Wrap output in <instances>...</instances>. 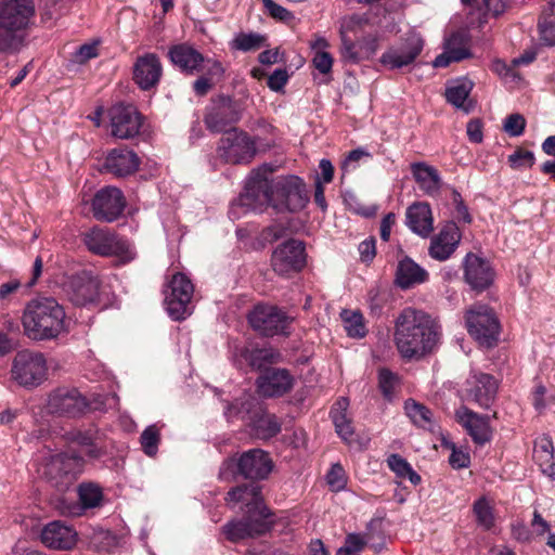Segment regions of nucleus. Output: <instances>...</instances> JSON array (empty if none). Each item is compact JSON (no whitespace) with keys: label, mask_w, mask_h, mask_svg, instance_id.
I'll use <instances>...</instances> for the list:
<instances>
[{"label":"nucleus","mask_w":555,"mask_h":555,"mask_svg":"<svg viewBox=\"0 0 555 555\" xmlns=\"http://www.w3.org/2000/svg\"><path fill=\"white\" fill-rule=\"evenodd\" d=\"M271 171L260 167L246 179L244 192L230 207V217L238 219L243 212L262 211L271 206L276 211H296L305 207V184L296 176L271 179Z\"/></svg>","instance_id":"f257e3e1"},{"label":"nucleus","mask_w":555,"mask_h":555,"mask_svg":"<svg viewBox=\"0 0 555 555\" xmlns=\"http://www.w3.org/2000/svg\"><path fill=\"white\" fill-rule=\"evenodd\" d=\"M393 337L400 356L411 360L434 349L439 326L427 312L408 307L396 319Z\"/></svg>","instance_id":"f03ea898"},{"label":"nucleus","mask_w":555,"mask_h":555,"mask_svg":"<svg viewBox=\"0 0 555 555\" xmlns=\"http://www.w3.org/2000/svg\"><path fill=\"white\" fill-rule=\"evenodd\" d=\"M22 324L31 340L56 338L65 330L64 308L52 297H37L25 307Z\"/></svg>","instance_id":"7ed1b4c3"},{"label":"nucleus","mask_w":555,"mask_h":555,"mask_svg":"<svg viewBox=\"0 0 555 555\" xmlns=\"http://www.w3.org/2000/svg\"><path fill=\"white\" fill-rule=\"evenodd\" d=\"M367 20L354 15L340 27V55L346 63L357 64L371 59L378 49V37L369 29Z\"/></svg>","instance_id":"20e7f679"},{"label":"nucleus","mask_w":555,"mask_h":555,"mask_svg":"<svg viewBox=\"0 0 555 555\" xmlns=\"http://www.w3.org/2000/svg\"><path fill=\"white\" fill-rule=\"evenodd\" d=\"M274 463L270 454L262 449L244 451L238 457H230L223 462L220 476L228 478L230 473L233 478L243 477L250 481L266 480L273 470Z\"/></svg>","instance_id":"39448f33"},{"label":"nucleus","mask_w":555,"mask_h":555,"mask_svg":"<svg viewBox=\"0 0 555 555\" xmlns=\"http://www.w3.org/2000/svg\"><path fill=\"white\" fill-rule=\"evenodd\" d=\"M468 334L486 349L495 347L501 332L494 310L487 305H473L465 313Z\"/></svg>","instance_id":"423d86ee"},{"label":"nucleus","mask_w":555,"mask_h":555,"mask_svg":"<svg viewBox=\"0 0 555 555\" xmlns=\"http://www.w3.org/2000/svg\"><path fill=\"white\" fill-rule=\"evenodd\" d=\"M254 332L263 337L289 336L294 318L278 306L258 304L247 314Z\"/></svg>","instance_id":"0eeeda50"},{"label":"nucleus","mask_w":555,"mask_h":555,"mask_svg":"<svg viewBox=\"0 0 555 555\" xmlns=\"http://www.w3.org/2000/svg\"><path fill=\"white\" fill-rule=\"evenodd\" d=\"M47 360L43 353L24 349L18 351L12 362V378L21 386L33 388L47 378Z\"/></svg>","instance_id":"6e6552de"},{"label":"nucleus","mask_w":555,"mask_h":555,"mask_svg":"<svg viewBox=\"0 0 555 555\" xmlns=\"http://www.w3.org/2000/svg\"><path fill=\"white\" fill-rule=\"evenodd\" d=\"M85 461L76 452L60 453L47 463L44 475L60 491L68 489L81 474Z\"/></svg>","instance_id":"1a4fd4ad"},{"label":"nucleus","mask_w":555,"mask_h":555,"mask_svg":"<svg viewBox=\"0 0 555 555\" xmlns=\"http://www.w3.org/2000/svg\"><path fill=\"white\" fill-rule=\"evenodd\" d=\"M83 203L90 205V211L96 220L105 222L117 220L127 205L122 191L112 185L101 188L90 199H83Z\"/></svg>","instance_id":"9d476101"},{"label":"nucleus","mask_w":555,"mask_h":555,"mask_svg":"<svg viewBox=\"0 0 555 555\" xmlns=\"http://www.w3.org/2000/svg\"><path fill=\"white\" fill-rule=\"evenodd\" d=\"M423 48L422 36L412 31L400 43L387 48L380 55L379 63L390 70L401 69L412 65L422 53Z\"/></svg>","instance_id":"9b49d317"},{"label":"nucleus","mask_w":555,"mask_h":555,"mask_svg":"<svg viewBox=\"0 0 555 555\" xmlns=\"http://www.w3.org/2000/svg\"><path fill=\"white\" fill-rule=\"evenodd\" d=\"M47 409L51 414L74 418L88 411L89 401L77 388L59 387L49 395Z\"/></svg>","instance_id":"f8f14e48"},{"label":"nucleus","mask_w":555,"mask_h":555,"mask_svg":"<svg viewBox=\"0 0 555 555\" xmlns=\"http://www.w3.org/2000/svg\"><path fill=\"white\" fill-rule=\"evenodd\" d=\"M283 360L282 352L271 345H249L237 349L236 352V363L241 369L247 367L260 374L266 370H272L273 365L282 363Z\"/></svg>","instance_id":"ddd939ff"},{"label":"nucleus","mask_w":555,"mask_h":555,"mask_svg":"<svg viewBox=\"0 0 555 555\" xmlns=\"http://www.w3.org/2000/svg\"><path fill=\"white\" fill-rule=\"evenodd\" d=\"M218 153L227 163H248L256 154V145L246 133L233 129L221 138Z\"/></svg>","instance_id":"4468645a"},{"label":"nucleus","mask_w":555,"mask_h":555,"mask_svg":"<svg viewBox=\"0 0 555 555\" xmlns=\"http://www.w3.org/2000/svg\"><path fill=\"white\" fill-rule=\"evenodd\" d=\"M112 135L121 140H129L140 133L143 116L131 104L119 103L109 109Z\"/></svg>","instance_id":"2eb2a0df"},{"label":"nucleus","mask_w":555,"mask_h":555,"mask_svg":"<svg viewBox=\"0 0 555 555\" xmlns=\"http://www.w3.org/2000/svg\"><path fill=\"white\" fill-rule=\"evenodd\" d=\"M274 524L272 518L244 513L240 520H232L222 527L227 540L236 543L247 538L263 535Z\"/></svg>","instance_id":"dca6fc26"},{"label":"nucleus","mask_w":555,"mask_h":555,"mask_svg":"<svg viewBox=\"0 0 555 555\" xmlns=\"http://www.w3.org/2000/svg\"><path fill=\"white\" fill-rule=\"evenodd\" d=\"M35 14L33 0H0V25L26 34Z\"/></svg>","instance_id":"f3484780"},{"label":"nucleus","mask_w":555,"mask_h":555,"mask_svg":"<svg viewBox=\"0 0 555 555\" xmlns=\"http://www.w3.org/2000/svg\"><path fill=\"white\" fill-rule=\"evenodd\" d=\"M100 281L87 271L73 274L64 282V291L77 306L93 304L99 298Z\"/></svg>","instance_id":"a211bd4d"},{"label":"nucleus","mask_w":555,"mask_h":555,"mask_svg":"<svg viewBox=\"0 0 555 555\" xmlns=\"http://www.w3.org/2000/svg\"><path fill=\"white\" fill-rule=\"evenodd\" d=\"M455 421L460 424L473 442L478 446H485L492 439V428L490 426V416L479 414L465 405L455 410Z\"/></svg>","instance_id":"6ab92c4d"},{"label":"nucleus","mask_w":555,"mask_h":555,"mask_svg":"<svg viewBox=\"0 0 555 555\" xmlns=\"http://www.w3.org/2000/svg\"><path fill=\"white\" fill-rule=\"evenodd\" d=\"M261 490L262 488L256 485L255 481L238 485L227 493L225 500L233 503H244L246 506L244 513L272 518L273 514L266 505Z\"/></svg>","instance_id":"aec40b11"},{"label":"nucleus","mask_w":555,"mask_h":555,"mask_svg":"<svg viewBox=\"0 0 555 555\" xmlns=\"http://www.w3.org/2000/svg\"><path fill=\"white\" fill-rule=\"evenodd\" d=\"M306 245H278L271 256V266L279 275L301 271L307 262Z\"/></svg>","instance_id":"412c9836"},{"label":"nucleus","mask_w":555,"mask_h":555,"mask_svg":"<svg viewBox=\"0 0 555 555\" xmlns=\"http://www.w3.org/2000/svg\"><path fill=\"white\" fill-rule=\"evenodd\" d=\"M494 270L490 262L473 253H468L464 259V279L477 293L488 289L494 281Z\"/></svg>","instance_id":"4be33fe9"},{"label":"nucleus","mask_w":555,"mask_h":555,"mask_svg":"<svg viewBox=\"0 0 555 555\" xmlns=\"http://www.w3.org/2000/svg\"><path fill=\"white\" fill-rule=\"evenodd\" d=\"M294 378L287 369L266 370L256 379L257 392L264 398H279L289 392Z\"/></svg>","instance_id":"5701e85b"},{"label":"nucleus","mask_w":555,"mask_h":555,"mask_svg":"<svg viewBox=\"0 0 555 555\" xmlns=\"http://www.w3.org/2000/svg\"><path fill=\"white\" fill-rule=\"evenodd\" d=\"M40 537L47 547L54 550H70L77 541L76 531L60 520L46 525Z\"/></svg>","instance_id":"b1692460"},{"label":"nucleus","mask_w":555,"mask_h":555,"mask_svg":"<svg viewBox=\"0 0 555 555\" xmlns=\"http://www.w3.org/2000/svg\"><path fill=\"white\" fill-rule=\"evenodd\" d=\"M80 505L76 503H62L60 511L63 515L79 516L83 509L94 508L103 501L102 488L94 482H82L77 489Z\"/></svg>","instance_id":"393cba45"},{"label":"nucleus","mask_w":555,"mask_h":555,"mask_svg":"<svg viewBox=\"0 0 555 555\" xmlns=\"http://www.w3.org/2000/svg\"><path fill=\"white\" fill-rule=\"evenodd\" d=\"M140 166V158L138 155L127 149H114L112 150L104 163V167L107 172L115 177L121 178L134 173Z\"/></svg>","instance_id":"a878e982"},{"label":"nucleus","mask_w":555,"mask_h":555,"mask_svg":"<svg viewBox=\"0 0 555 555\" xmlns=\"http://www.w3.org/2000/svg\"><path fill=\"white\" fill-rule=\"evenodd\" d=\"M408 228L421 237L426 238L434 230L431 208L426 202H415L405 211Z\"/></svg>","instance_id":"bb28decb"},{"label":"nucleus","mask_w":555,"mask_h":555,"mask_svg":"<svg viewBox=\"0 0 555 555\" xmlns=\"http://www.w3.org/2000/svg\"><path fill=\"white\" fill-rule=\"evenodd\" d=\"M162 76V65L159 59L147 53L138 57L133 68V79L143 90L153 88Z\"/></svg>","instance_id":"cd10ccee"},{"label":"nucleus","mask_w":555,"mask_h":555,"mask_svg":"<svg viewBox=\"0 0 555 555\" xmlns=\"http://www.w3.org/2000/svg\"><path fill=\"white\" fill-rule=\"evenodd\" d=\"M498 388V380L494 376L480 373L474 376V382L468 389V396L480 408L489 409L495 400Z\"/></svg>","instance_id":"c85d7f7f"},{"label":"nucleus","mask_w":555,"mask_h":555,"mask_svg":"<svg viewBox=\"0 0 555 555\" xmlns=\"http://www.w3.org/2000/svg\"><path fill=\"white\" fill-rule=\"evenodd\" d=\"M429 273L410 257H403L397 266L395 283L401 289H410L427 282Z\"/></svg>","instance_id":"c756f323"},{"label":"nucleus","mask_w":555,"mask_h":555,"mask_svg":"<svg viewBox=\"0 0 555 555\" xmlns=\"http://www.w3.org/2000/svg\"><path fill=\"white\" fill-rule=\"evenodd\" d=\"M248 428L250 434L257 439L269 440L281 433L282 422L275 414L270 413L262 403L255 418L249 423Z\"/></svg>","instance_id":"7c9ffc66"},{"label":"nucleus","mask_w":555,"mask_h":555,"mask_svg":"<svg viewBox=\"0 0 555 555\" xmlns=\"http://www.w3.org/2000/svg\"><path fill=\"white\" fill-rule=\"evenodd\" d=\"M194 285L183 273L176 272V321L185 320L194 311Z\"/></svg>","instance_id":"2f4dec72"},{"label":"nucleus","mask_w":555,"mask_h":555,"mask_svg":"<svg viewBox=\"0 0 555 555\" xmlns=\"http://www.w3.org/2000/svg\"><path fill=\"white\" fill-rule=\"evenodd\" d=\"M474 83L467 78H459L450 81L446 88L447 102L465 114L474 109V102L469 98Z\"/></svg>","instance_id":"473e14b6"},{"label":"nucleus","mask_w":555,"mask_h":555,"mask_svg":"<svg viewBox=\"0 0 555 555\" xmlns=\"http://www.w3.org/2000/svg\"><path fill=\"white\" fill-rule=\"evenodd\" d=\"M262 402L258 398L246 395L236 398L232 402L227 403L224 408V415L228 421H243L248 426L261 406Z\"/></svg>","instance_id":"72a5a7b5"},{"label":"nucleus","mask_w":555,"mask_h":555,"mask_svg":"<svg viewBox=\"0 0 555 555\" xmlns=\"http://www.w3.org/2000/svg\"><path fill=\"white\" fill-rule=\"evenodd\" d=\"M257 228L248 225L236 230V235L240 241L256 238L259 243H273L281 241V243H297L295 240L288 237L287 229L281 224H272L262 230L259 237L256 236Z\"/></svg>","instance_id":"f704fd0d"},{"label":"nucleus","mask_w":555,"mask_h":555,"mask_svg":"<svg viewBox=\"0 0 555 555\" xmlns=\"http://www.w3.org/2000/svg\"><path fill=\"white\" fill-rule=\"evenodd\" d=\"M467 56L465 36L461 33H454L446 39L444 51L434 60L433 65L435 67H446L451 62H457Z\"/></svg>","instance_id":"c9c22d12"},{"label":"nucleus","mask_w":555,"mask_h":555,"mask_svg":"<svg viewBox=\"0 0 555 555\" xmlns=\"http://www.w3.org/2000/svg\"><path fill=\"white\" fill-rule=\"evenodd\" d=\"M413 177L420 189L428 196H436L441 189V179L436 168L424 163L412 165Z\"/></svg>","instance_id":"e433bc0d"},{"label":"nucleus","mask_w":555,"mask_h":555,"mask_svg":"<svg viewBox=\"0 0 555 555\" xmlns=\"http://www.w3.org/2000/svg\"><path fill=\"white\" fill-rule=\"evenodd\" d=\"M347 399L341 398L332 408L330 416L333 421L337 435L343 439V441L350 443L353 439L354 428L351 418L347 416Z\"/></svg>","instance_id":"4c0bfd02"},{"label":"nucleus","mask_w":555,"mask_h":555,"mask_svg":"<svg viewBox=\"0 0 555 555\" xmlns=\"http://www.w3.org/2000/svg\"><path fill=\"white\" fill-rule=\"evenodd\" d=\"M88 249L94 255L109 258L114 266L126 264L135 257L129 245H88Z\"/></svg>","instance_id":"58836bf2"},{"label":"nucleus","mask_w":555,"mask_h":555,"mask_svg":"<svg viewBox=\"0 0 555 555\" xmlns=\"http://www.w3.org/2000/svg\"><path fill=\"white\" fill-rule=\"evenodd\" d=\"M404 410L405 414L415 426L425 430L434 431L436 424L434 413L429 408L414 399H408L404 403Z\"/></svg>","instance_id":"ea45409f"},{"label":"nucleus","mask_w":555,"mask_h":555,"mask_svg":"<svg viewBox=\"0 0 555 555\" xmlns=\"http://www.w3.org/2000/svg\"><path fill=\"white\" fill-rule=\"evenodd\" d=\"M310 48L313 51L312 64L321 74H330L333 67V57L327 51L330 42L323 36H315L310 42Z\"/></svg>","instance_id":"a19ab883"},{"label":"nucleus","mask_w":555,"mask_h":555,"mask_svg":"<svg viewBox=\"0 0 555 555\" xmlns=\"http://www.w3.org/2000/svg\"><path fill=\"white\" fill-rule=\"evenodd\" d=\"M389 469L396 474L398 478L409 479L413 486H417L422 481V477L413 469L411 464L400 454H390L387 460Z\"/></svg>","instance_id":"79ce46f5"},{"label":"nucleus","mask_w":555,"mask_h":555,"mask_svg":"<svg viewBox=\"0 0 555 555\" xmlns=\"http://www.w3.org/2000/svg\"><path fill=\"white\" fill-rule=\"evenodd\" d=\"M540 40L544 46H555V2L543 11L539 23Z\"/></svg>","instance_id":"37998d69"},{"label":"nucleus","mask_w":555,"mask_h":555,"mask_svg":"<svg viewBox=\"0 0 555 555\" xmlns=\"http://www.w3.org/2000/svg\"><path fill=\"white\" fill-rule=\"evenodd\" d=\"M340 317L348 336L362 338L366 335L367 330L360 311L343 310Z\"/></svg>","instance_id":"c03bdc74"},{"label":"nucleus","mask_w":555,"mask_h":555,"mask_svg":"<svg viewBox=\"0 0 555 555\" xmlns=\"http://www.w3.org/2000/svg\"><path fill=\"white\" fill-rule=\"evenodd\" d=\"M473 512L476 517V522L479 527L486 531H490L494 528V511L485 496L479 498L474 502Z\"/></svg>","instance_id":"a18cd8bd"},{"label":"nucleus","mask_w":555,"mask_h":555,"mask_svg":"<svg viewBox=\"0 0 555 555\" xmlns=\"http://www.w3.org/2000/svg\"><path fill=\"white\" fill-rule=\"evenodd\" d=\"M203 62L204 59L194 49L184 46H176V64L183 70L191 73L198 70Z\"/></svg>","instance_id":"49530a36"},{"label":"nucleus","mask_w":555,"mask_h":555,"mask_svg":"<svg viewBox=\"0 0 555 555\" xmlns=\"http://www.w3.org/2000/svg\"><path fill=\"white\" fill-rule=\"evenodd\" d=\"M266 43V37L255 33H238L230 42L232 50H238L243 52L254 51Z\"/></svg>","instance_id":"de8ad7c7"},{"label":"nucleus","mask_w":555,"mask_h":555,"mask_svg":"<svg viewBox=\"0 0 555 555\" xmlns=\"http://www.w3.org/2000/svg\"><path fill=\"white\" fill-rule=\"evenodd\" d=\"M228 109L229 107L225 105L214 107L205 117L206 126L215 132L223 131L229 124L237 120L236 114H233L229 119L223 118Z\"/></svg>","instance_id":"09e8293b"},{"label":"nucleus","mask_w":555,"mask_h":555,"mask_svg":"<svg viewBox=\"0 0 555 555\" xmlns=\"http://www.w3.org/2000/svg\"><path fill=\"white\" fill-rule=\"evenodd\" d=\"M160 441V434L156 425L147 426L140 436L141 448L150 457L156 455L158 450V444Z\"/></svg>","instance_id":"8fccbe9b"},{"label":"nucleus","mask_w":555,"mask_h":555,"mask_svg":"<svg viewBox=\"0 0 555 555\" xmlns=\"http://www.w3.org/2000/svg\"><path fill=\"white\" fill-rule=\"evenodd\" d=\"M491 69L500 76L506 83L517 82L520 80V75L516 70V65L505 63L502 60L493 61Z\"/></svg>","instance_id":"3c124183"},{"label":"nucleus","mask_w":555,"mask_h":555,"mask_svg":"<svg viewBox=\"0 0 555 555\" xmlns=\"http://www.w3.org/2000/svg\"><path fill=\"white\" fill-rule=\"evenodd\" d=\"M398 376L388 369H380L378 372V387L385 399L391 400Z\"/></svg>","instance_id":"603ef678"},{"label":"nucleus","mask_w":555,"mask_h":555,"mask_svg":"<svg viewBox=\"0 0 555 555\" xmlns=\"http://www.w3.org/2000/svg\"><path fill=\"white\" fill-rule=\"evenodd\" d=\"M344 202L349 210L363 217H373L376 215L378 207L374 204L364 205L353 194L347 193L344 195Z\"/></svg>","instance_id":"864d4df0"},{"label":"nucleus","mask_w":555,"mask_h":555,"mask_svg":"<svg viewBox=\"0 0 555 555\" xmlns=\"http://www.w3.org/2000/svg\"><path fill=\"white\" fill-rule=\"evenodd\" d=\"M326 481L332 491L338 492L345 489L347 476L344 467L339 463L332 465L326 474Z\"/></svg>","instance_id":"5fc2aeb1"},{"label":"nucleus","mask_w":555,"mask_h":555,"mask_svg":"<svg viewBox=\"0 0 555 555\" xmlns=\"http://www.w3.org/2000/svg\"><path fill=\"white\" fill-rule=\"evenodd\" d=\"M462 237L459 225L454 221H447L441 225L436 243H460Z\"/></svg>","instance_id":"6e6d98bb"},{"label":"nucleus","mask_w":555,"mask_h":555,"mask_svg":"<svg viewBox=\"0 0 555 555\" xmlns=\"http://www.w3.org/2000/svg\"><path fill=\"white\" fill-rule=\"evenodd\" d=\"M83 243H118L108 228L94 227L83 234Z\"/></svg>","instance_id":"4d7b16f0"},{"label":"nucleus","mask_w":555,"mask_h":555,"mask_svg":"<svg viewBox=\"0 0 555 555\" xmlns=\"http://www.w3.org/2000/svg\"><path fill=\"white\" fill-rule=\"evenodd\" d=\"M72 440L78 446L85 448V453L90 457H99L101 451L93 443V435L90 431H77L73 434Z\"/></svg>","instance_id":"13d9d810"},{"label":"nucleus","mask_w":555,"mask_h":555,"mask_svg":"<svg viewBox=\"0 0 555 555\" xmlns=\"http://www.w3.org/2000/svg\"><path fill=\"white\" fill-rule=\"evenodd\" d=\"M534 159L532 152L524 150H517L508 156L509 166L516 170L531 168L534 164Z\"/></svg>","instance_id":"bf43d9fd"},{"label":"nucleus","mask_w":555,"mask_h":555,"mask_svg":"<svg viewBox=\"0 0 555 555\" xmlns=\"http://www.w3.org/2000/svg\"><path fill=\"white\" fill-rule=\"evenodd\" d=\"M526 127V120L520 114L509 115L504 122V130L512 137H519L522 134Z\"/></svg>","instance_id":"052dcab7"},{"label":"nucleus","mask_w":555,"mask_h":555,"mask_svg":"<svg viewBox=\"0 0 555 555\" xmlns=\"http://www.w3.org/2000/svg\"><path fill=\"white\" fill-rule=\"evenodd\" d=\"M262 2L266 10L273 18L282 22H289L294 18L291 11L275 3L273 0H262Z\"/></svg>","instance_id":"680f3d73"},{"label":"nucleus","mask_w":555,"mask_h":555,"mask_svg":"<svg viewBox=\"0 0 555 555\" xmlns=\"http://www.w3.org/2000/svg\"><path fill=\"white\" fill-rule=\"evenodd\" d=\"M531 401L534 409L542 413L547 405L552 402V399L546 397V388L542 384H539L534 387L531 393Z\"/></svg>","instance_id":"e2e57ef3"},{"label":"nucleus","mask_w":555,"mask_h":555,"mask_svg":"<svg viewBox=\"0 0 555 555\" xmlns=\"http://www.w3.org/2000/svg\"><path fill=\"white\" fill-rule=\"evenodd\" d=\"M370 156V153H367L365 150L363 149H357V150H353L351 151L345 158V160L341 164V170L344 173H347L349 171H352L354 170L358 165H359V162L364 158V157H369Z\"/></svg>","instance_id":"0e129e2a"},{"label":"nucleus","mask_w":555,"mask_h":555,"mask_svg":"<svg viewBox=\"0 0 555 555\" xmlns=\"http://www.w3.org/2000/svg\"><path fill=\"white\" fill-rule=\"evenodd\" d=\"M288 78L286 69L278 68L268 77V87L274 92H280L284 89Z\"/></svg>","instance_id":"69168bd1"},{"label":"nucleus","mask_w":555,"mask_h":555,"mask_svg":"<svg viewBox=\"0 0 555 555\" xmlns=\"http://www.w3.org/2000/svg\"><path fill=\"white\" fill-rule=\"evenodd\" d=\"M163 294L165 310L169 317H173V274H166Z\"/></svg>","instance_id":"338daca9"},{"label":"nucleus","mask_w":555,"mask_h":555,"mask_svg":"<svg viewBox=\"0 0 555 555\" xmlns=\"http://www.w3.org/2000/svg\"><path fill=\"white\" fill-rule=\"evenodd\" d=\"M457 245H429L428 254L431 258L444 261L455 251Z\"/></svg>","instance_id":"774afa93"}]
</instances>
